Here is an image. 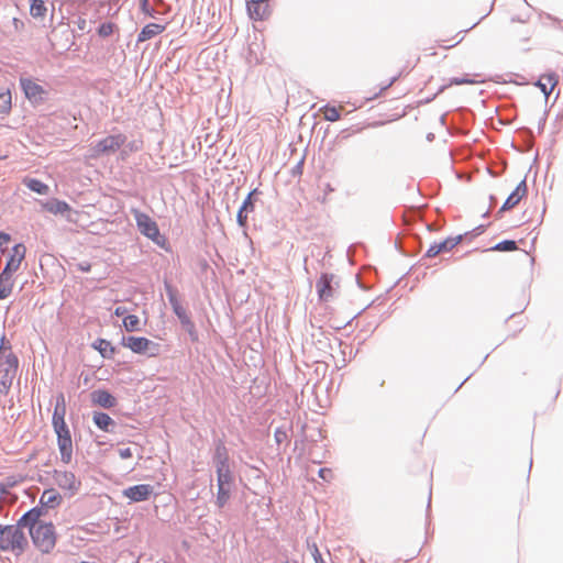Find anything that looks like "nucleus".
<instances>
[{
    "instance_id": "1",
    "label": "nucleus",
    "mask_w": 563,
    "mask_h": 563,
    "mask_svg": "<svg viewBox=\"0 0 563 563\" xmlns=\"http://www.w3.org/2000/svg\"><path fill=\"white\" fill-rule=\"evenodd\" d=\"M344 288L340 276L324 272L319 278V314L328 320L330 325L340 329L344 320L335 318V312L343 305Z\"/></svg>"
},
{
    "instance_id": "2",
    "label": "nucleus",
    "mask_w": 563,
    "mask_h": 563,
    "mask_svg": "<svg viewBox=\"0 0 563 563\" xmlns=\"http://www.w3.org/2000/svg\"><path fill=\"white\" fill-rule=\"evenodd\" d=\"M65 397L63 394H59L56 398V405L52 417V426L56 434L60 461L64 464H69L73 460L74 445L69 427L65 421Z\"/></svg>"
},
{
    "instance_id": "3",
    "label": "nucleus",
    "mask_w": 563,
    "mask_h": 563,
    "mask_svg": "<svg viewBox=\"0 0 563 563\" xmlns=\"http://www.w3.org/2000/svg\"><path fill=\"white\" fill-rule=\"evenodd\" d=\"M24 526L20 525V519L15 525H0V550L12 552L19 556L29 548V540L23 532Z\"/></svg>"
},
{
    "instance_id": "4",
    "label": "nucleus",
    "mask_w": 563,
    "mask_h": 563,
    "mask_svg": "<svg viewBox=\"0 0 563 563\" xmlns=\"http://www.w3.org/2000/svg\"><path fill=\"white\" fill-rule=\"evenodd\" d=\"M33 545L42 553L49 554L57 542L56 528L53 522L25 525Z\"/></svg>"
},
{
    "instance_id": "5",
    "label": "nucleus",
    "mask_w": 563,
    "mask_h": 563,
    "mask_svg": "<svg viewBox=\"0 0 563 563\" xmlns=\"http://www.w3.org/2000/svg\"><path fill=\"white\" fill-rule=\"evenodd\" d=\"M130 212L133 216L137 230L141 234L150 239L156 245L164 247L166 244V238L161 234L156 221L137 208H131Z\"/></svg>"
},
{
    "instance_id": "6",
    "label": "nucleus",
    "mask_w": 563,
    "mask_h": 563,
    "mask_svg": "<svg viewBox=\"0 0 563 563\" xmlns=\"http://www.w3.org/2000/svg\"><path fill=\"white\" fill-rule=\"evenodd\" d=\"M19 368V358L13 352L3 355L0 361V385L1 391H8Z\"/></svg>"
},
{
    "instance_id": "7",
    "label": "nucleus",
    "mask_w": 563,
    "mask_h": 563,
    "mask_svg": "<svg viewBox=\"0 0 563 563\" xmlns=\"http://www.w3.org/2000/svg\"><path fill=\"white\" fill-rule=\"evenodd\" d=\"M121 344L129 347L133 353L147 354L156 356L158 354L159 344L144 336H122Z\"/></svg>"
},
{
    "instance_id": "8",
    "label": "nucleus",
    "mask_w": 563,
    "mask_h": 563,
    "mask_svg": "<svg viewBox=\"0 0 563 563\" xmlns=\"http://www.w3.org/2000/svg\"><path fill=\"white\" fill-rule=\"evenodd\" d=\"M26 247L23 243L15 244L10 253L4 268L0 273V282H10L12 274L19 269L21 262L24 260Z\"/></svg>"
},
{
    "instance_id": "9",
    "label": "nucleus",
    "mask_w": 563,
    "mask_h": 563,
    "mask_svg": "<svg viewBox=\"0 0 563 563\" xmlns=\"http://www.w3.org/2000/svg\"><path fill=\"white\" fill-rule=\"evenodd\" d=\"M419 56L412 59H402L399 58L395 60L394 68L389 73V78L386 82L380 84V91L388 89L395 81L401 78L405 75H408L418 64Z\"/></svg>"
},
{
    "instance_id": "10",
    "label": "nucleus",
    "mask_w": 563,
    "mask_h": 563,
    "mask_svg": "<svg viewBox=\"0 0 563 563\" xmlns=\"http://www.w3.org/2000/svg\"><path fill=\"white\" fill-rule=\"evenodd\" d=\"M53 479L55 484L60 489L66 490L70 497L76 495L81 487L80 481L69 471L54 470Z\"/></svg>"
},
{
    "instance_id": "11",
    "label": "nucleus",
    "mask_w": 563,
    "mask_h": 563,
    "mask_svg": "<svg viewBox=\"0 0 563 563\" xmlns=\"http://www.w3.org/2000/svg\"><path fill=\"white\" fill-rule=\"evenodd\" d=\"M126 142V136L122 133L108 135L107 137L98 141L92 146L93 156L101 154L114 153Z\"/></svg>"
},
{
    "instance_id": "12",
    "label": "nucleus",
    "mask_w": 563,
    "mask_h": 563,
    "mask_svg": "<svg viewBox=\"0 0 563 563\" xmlns=\"http://www.w3.org/2000/svg\"><path fill=\"white\" fill-rule=\"evenodd\" d=\"M20 87L32 103H42L46 100L47 91L32 78L21 77Z\"/></svg>"
},
{
    "instance_id": "13",
    "label": "nucleus",
    "mask_w": 563,
    "mask_h": 563,
    "mask_svg": "<svg viewBox=\"0 0 563 563\" xmlns=\"http://www.w3.org/2000/svg\"><path fill=\"white\" fill-rule=\"evenodd\" d=\"M314 15V0H296L295 19L298 25L307 26Z\"/></svg>"
},
{
    "instance_id": "14",
    "label": "nucleus",
    "mask_w": 563,
    "mask_h": 563,
    "mask_svg": "<svg viewBox=\"0 0 563 563\" xmlns=\"http://www.w3.org/2000/svg\"><path fill=\"white\" fill-rule=\"evenodd\" d=\"M154 488L148 484H137L126 487L122 490V496L128 498L130 503H141L148 500L153 495Z\"/></svg>"
},
{
    "instance_id": "15",
    "label": "nucleus",
    "mask_w": 563,
    "mask_h": 563,
    "mask_svg": "<svg viewBox=\"0 0 563 563\" xmlns=\"http://www.w3.org/2000/svg\"><path fill=\"white\" fill-rule=\"evenodd\" d=\"M48 514V508L46 506H42L40 503L37 506L29 509L20 517V525H40L46 523L47 521L43 520Z\"/></svg>"
},
{
    "instance_id": "16",
    "label": "nucleus",
    "mask_w": 563,
    "mask_h": 563,
    "mask_svg": "<svg viewBox=\"0 0 563 563\" xmlns=\"http://www.w3.org/2000/svg\"><path fill=\"white\" fill-rule=\"evenodd\" d=\"M250 18L254 21H263L271 14L268 0H252L246 3Z\"/></svg>"
},
{
    "instance_id": "17",
    "label": "nucleus",
    "mask_w": 563,
    "mask_h": 563,
    "mask_svg": "<svg viewBox=\"0 0 563 563\" xmlns=\"http://www.w3.org/2000/svg\"><path fill=\"white\" fill-rule=\"evenodd\" d=\"M468 30L470 29L457 31L455 33L449 32L448 30H441L439 32L437 43L441 48L450 49L462 42L463 33L467 32Z\"/></svg>"
},
{
    "instance_id": "18",
    "label": "nucleus",
    "mask_w": 563,
    "mask_h": 563,
    "mask_svg": "<svg viewBox=\"0 0 563 563\" xmlns=\"http://www.w3.org/2000/svg\"><path fill=\"white\" fill-rule=\"evenodd\" d=\"M91 402L103 409H111L117 406V398L107 389H96L90 394Z\"/></svg>"
},
{
    "instance_id": "19",
    "label": "nucleus",
    "mask_w": 563,
    "mask_h": 563,
    "mask_svg": "<svg viewBox=\"0 0 563 563\" xmlns=\"http://www.w3.org/2000/svg\"><path fill=\"white\" fill-rule=\"evenodd\" d=\"M93 424L107 433H115L118 423L106 412L95 411L92 415Z\"/></svg>"
},
{
    "instance_id": "20",
    "label": "nucleus",
    "mask_w": 563,
    "mask_h": 563,
    "mask_svg": "<svg viewBox=\"0 0 563 563\" xmlns=\"http://www.w3.org/2000/svg\"><path fill=\"white\" fill-rule=\"evenodd\" d=\"M461 240H462V236L459 235V236H455V238H448V239H445V240H443L441 242H438V243H433L427 250L426 255L428 257H434V256L439 255L440 253L449 252L453 247H455L461 242Z\"/></svg>"
},
{
    "instance_id": "21",
    "label": "nucleus",
    "mask_w": 563,
    "mask_h": 563,
    "mask_svg": "<svg viewBox=\"0 0 563 563\" xmlns=\"http://www.w3.org/2000/svg\"><path fill=\"white\" fill-rule=\"evenodd\" d=\"M528 188L525 180L520 181L515 190L508 196L504 202L500 211H506L515 208L527 196Z\"/></svg>"
},
{
    "instance_id": "22",
    "label": "nucleus",
    "mask_w": 563,
    "mask_h": 563,
    "mask_svg": "<svg viewBox=\"0 0 563 563\" xmlns=\"http://www.w3.org/2000/svg\"><path fill=\"white\" fill-rule=\"evenodd\" d=\"M42 208L53 214L66 216L68 219L69 217L67 213L71 211L70 206L66 201L57 198H51L45 202H42Z\"/></svg>"
},
{
    "instance_id": "23",
    "label": "nucleus",
    "mask_w": 563,
    "mask_h": 563,
    "mask_svg": "<svg viewBox=\"0 0 563 563\" xmlns=\"http://www.w3.org/2000/svg\"><path fill=\"white\" fill-rule=\"evenodd\" d=\"M559 84V76L555 73L543 74L537 81V86L541 89L548 98Z\"/></svg>"
},
{
    "instance_id": "24",
    "label": "nucleus",
    "mask_w": 563,
    "mask_h": 563,
    "mask_svg": "<svg viewBox=\"0 0 563 563\" xmlns=\"http://www.w3.org/2000/svg\"><path fill=\"white\" fill-rule=\"evenodd\" d=\"M212 461L216 468L230 465L229 452L222 440L216 443Z\"/></svg>"
},
{
    "instance_id": "25",
    "label": "nucleus",
    "mask_w": 563,
    "mask_h": 563,
    "mask_svg": "<svg viewBox=\"0 0 563 563\" xmlns=\"http://www.w3.org/2000/svg\"><path fill=\"white\" fill-rule=\"evenodd\" d=\"M62 501V495L57 493L54 488L45 489L40 497V504L42 506H46L48 509H55L59 507Z\"/></svg>"
},
{
    "instance_id": "26",
    "label": "nucleus",
    "mask_w": 563,
    "mask_h": 563,
    "mask_svg": "<svg viewBox=\"0 0 563 563\" xmlns=\"http://www.w3.org/2000/svg\"><path fill=\"white\" fill-rule=\"evenodd\" d=\"M91 346L97 350L103 358H113L117 353V347H114L110 341L106 339H97Z\"/></svg>"
},
{
    "instance_id": "27",
    "label": "nucleus",
    "mask_w": 563,
    "mask_h": 563,
    "mask_svg": "<svg viewBox=\"0 0 563 563\" xmlns=\"http://www.w3.org/2000/svg\"><path fill=\"white\" fill-rule=\"evenodd\" d=\"M165 30L164 25L157 23L146 24L137 35V43L145 42L161 34Z\"/></svg>"
},
{
    "instance_id": "28",
    "label": "nucleus",
    "mask_w": 563,
    "mask_h": 563,
    "mask_svg": "<svg viewBox=\"0 0 563 563\" xmlns=\"http://www.w3.org/2000/svg\"><path fill=\"white\" fill-rule=\"evenodd\" d=\"M218 486H231L233 484V474L230 465L216 468Z\"/></svg>"
},
{
    "instance_id": "29",
    "label": "nucleus",
    "mask_w": 563,
    "mask_h": 563,
    "mask_svg": "<svg viewBox=\"0 0 563 563\" xmlns=\"http://www.w3.org/2000/svg\"><path fill=\"white\" fill-rule=\"evenodd\" d=\"M23 184L27 189L38 195H47L49 191V187L37 178L26 177L23 179Z\"/></svg>"
},
{
    "instance_id": "30",
    "label": "nucleus",
    "mask_w": 563,
    "mask_h": 563,
    "mask_svg": "<svg viewBox=\"0 0 563 563\" xmlns=\"http://www.w3.org/2000/svg\"><path fill=\"white\" fill-rule=\"evenodd\" d=\"M179 322H180V325L183 328V330H185L189 338H190V341L191 342H197L199 340V334H198V331L196 329V324L195 322L191 320L189 313L180 319H178Z\"/></svg>"
},
{
    "instance_id": "31",
    "label": "nucleus",
    "mask_w": 563,
    "mask_h": 563,
    "mask_svg": "<svg viewBox=\"0 0 563 563\" xmlns=\"http://www.w3.org/2000/svg\"><path fill=\"white\" fill-rule=\"evenodd\" d=\"M231 497V486H218L216 505L223 508Z\"/></svg>"
},
{
    "instance_id": "32",
    "label": "nucleus",
    "mask_w": 563,
    "mask_h": 563,
    "mask_svg": "<svg viewBox=\"0 0 563 563\" xmlns=\"http://www.w3.org/2000/svg\"><path fill=\"white\" fill-rule=\"evenodd\" d=\"M344 110L342 106L339 107H329L325 106L321 109L324 119L331 122H334L340 119L341 112Z\"/></svg>"
},
{
    "instance_id": "33",
    "label": "nucleus",
    "mask_w": 563,
    "mask_h": 563,
    "mask_svg": "<svg viewBox=\"0 0 563 563\" xmlns=\"http://www.w3.org/2000/svg\"><path fill=\"white\" fill-rule=\"evenodd\" d=\"M123 327L129 332H134L140 330V318L135 314H128L123 319Z\"/></svg>"
},
{
    "instance_id": "34",
    "label": "nucleus",
    "mask_w": 563,
    "mask_h": 563,
    "mask_svg": "<svg viewBox=\"0 0 563 563\" xmlns=\"http://www.w3.org/2000/svg\"><path fill=\"white\" fill-rule=\"evenodd\" d=\"M258 194H261L258 188H255L252 191H250L249 195L246 196V198L244 199V201L242 202L240 208L242 210H246L249 212H253L254 211V207H255L254 196H256Z\"/></svg>"
},
{
    "instance_id": "35",
    "label": "nucleus",
    "mask_w": 563,
    "mask_h": 563,
    "mask_svg": "<svg viewBox=\"0 0 563 563\" xmlns=\"http://www.w3.org/2000/svg\"><path fill=\"white\" fill-rule=\"evenodd\" d=\"M30 12L34 18L44 16L46 7L43 0H32Z\"/></svg>"
},
{
    "instance_id": "36",
    "label": "nucleus",
    "mask_w": 563,
    "mask_h": 563,
    "mask_svg": "<svg viewBox=\"0 0 563 563\" xmlns=\"http://www.w3.org/2000/svg\"><path fill=\"white\" fill-rule=\"evenodd\" d=\"M517 249H518V246H517V243L515 241L506 240V241L499 242L498 244H496L490 250L499 251V252H512V251H516Z\"/></svg>"
},
{
    "instance_id": "37",
    "label": "nucleus",
    "mask_w": 563,
    "mask_h": 563,
    "mask_svg": "<svg viewBox=\"0 0 563 563\" xmlns=\"http://www.w3.org/2000/svg\"><path fill=\"white\" fill-rule=\"evenodd\" d=\"M11 109V93L10 91L0 92V113H8Z\"/></svg>"
},
{
    "instance_id": "38",
    "label": "nucleus",
    "mask_w": 563,
    "mask_h": 563,
    "mask_svg": "<svg viewBox=\"0 0 563 563\" xmlns=\"http://www.w3.org/2000/svg\"><path fill=\"white\" fill-rule=\"evenodd\" d=\"M115 29H117V25L113 22H104L99 25L98 34L101 37H107V36L111 35Z\"/></svg>"
},
{
    "instance_id": "39",
    "label": "nucleus",
    "mask_w": 563,
    "mask_h": 563,
    "mask_svg": "<svg viewBox=\"0 0 563 563\" xmlns=\"http://www.w3.org/2000/svg\"><path fill=\"white\" fill-rule=\"evenodd\" d=\"M164 289L166 291L169 303L178 299L177 289L168 280L164 282Z\"/></svg>"
},
{
    "instance_id": "40",
    "label": "nucleus",
    "mask_w": 563,
    "mask_h": 563,
    "mask_svg": "<svg viewBox=\"0 0 563 563\" xmlns=\"http://www.w3.org/2000/svg\"><path fill=\"white\" fill-rule=\"evenodd\" d=\"M274 438L277 443V445H282L284 442H287L288 440V433L287 430L284 428H277L274 432Z\"/></svg>"
},
{
    "instance_id": "41",
    "label": "nucleus",
    "mask_w": 563,
    "mask_h": 563,
    "mask_svg": "<svg viewBox=\"0 0 563 563\" xmlns=\"http://www.w3.org/2000/svg\"><path fill=\"white\" fill-rule=\"evenodd\" d=\"M170 306H172L173 312L176 314V317L178 319H180V318H183V317L188 314L186 309L181 306L179 299L170 302Z\"/></svg>"
},
{
    "instance_id": "42",
    "label": "nucleus",
    "mask_w": 563,
    "mask_h": 563,
    "mask_svg": "<svg viewBox=\"0 0 563 563\" xmlns=\"http://www.w3.org/2000/svg\"><path fill=\"white\" fill-rule=\"evenodd\" d=\"M249 213H250L249 211L242 210L241 208H239L238 214H236V221L240 227H242V228L246 227Z\"/></svg>"
},
{
    "instance_id": "43",
    "label": "nucleus",
    "mask_w": 563,
    "mask_h": 563,
    "mask_svg": "<svg viewBox=\"0 0 563 563\" xmlns=\"http://www.w3.org/2000/svg\"><path fill=\"white\" fill-rule=\"evenodd\" d=\"M5 282H0V300L8 298L12 292V284L4 285Z\"/></svg>"
},
{
    "instance_id": "44",
    "label": "nucleus",
    "mask_w": 563,
    "mask_h": 563,
    "mask_svg": "<svg viewBox=\"0 0 563 563\" xmlns=\"http://www.w3.org/2000/svg\"><path fill=\"white\" fill-rule=\"evenodd\" d=\"M9 352H12V351H11V344H10V342L7 340V338L3 335V336L0 339V354H1V355H5V354H8Z\"/></svg>"
},
{
    "instance_id": "45",
    "label": "nucleus",
    "mask_w": 563,
    "mask_h": 563,
    "mask_svg": "<svg viewBox=\"0 0 563 563\" xmlns=\"http://www.w3.org/2000/svg\"><path fill=\"white\" fill-rule=\"evenodd\" d=\"M308 549L310 551L311 556L313 558L314 562L317 563V542L312 538L307 539Z\"/></svg>"
},
{
    "instance_id": "46",
    "label": "nucleus",
    "mask_w": 563,
    "mask_h": 563,
    "mask_svg": "<svg viewBox=\"0 0 563 563\" xmlns=\"http://www.w3.org/2000/svg\"><path fill=\"white\" fill-rule=\"evenodd\" d=\"M11 241V235L3 231L0 232V251L3 253L5 251L4 245Z\"/></svg>"
},
{
    "instance_id": "47",
    "label": "nucleus",
    "mask_w": 563,
    "mask_h": 563,
    "mask_svg": "<svg viewBox=\"0 0 563 563\" xmlns=\"http://www.w3.org/2000/svg\"><path fill=\"white\" fill-rule=\"evenodd\" d=\"M319 476L322 477L323 479L330 482L331 479L334 478V474H333V471L330 470V468H320L319 470Z\"/></svg>"
},
{
    "instance_id": "48",
    "label": "nucleus",
    "mask_w": 563,
    "mask_h": 563,
    "mask_svg": "<svg viewBox=\"0 0 563 563\" xmlns=\"http://www.w3.org/2000/svg\"><path fill=\"white\" fill-rule=\"evenodd\" d=\"M141 11L146 14V15H150V16H153V12L154 10L150 7V2L148 0H141Z\"/></svg>"
},
{
    "instance_id": "49",
    "label": "nucleus",
    "mask_w": 563,
    "mask_h": 563,
    "mask_svg": "<svg viewBox=\"0 0 563 563\" xmlns=\"http://www.w3.org/2000/svg\"><path fill=\"white\" fill-rule=\"evenodd\" d=\"M78 271L82 273H89L91 271V264L87 261H82L76 264Z\"/></svg>"
},
{
    "instance_id": "50",
    "label": "nucleus",
    "mask_w": 563,
    "mask_h": 563,
    "mask_svg": "<svg viewBox=\"0 0 563 563\" xmlns=\"http://www.w3.org/2000/svg\"><path fill=\"white\" fill-rule=\"evenodd\" d=\"M303 162L305 159L301 158L292 168H291V174L292 176H297V175H301L302 174V168H303Z\"/></svg>"
},
{
    "instance_id": "51",
    "label": "nucleus",
    "mask_w": 563,
    "mask_h": 563,
    "mask_svg": "<svg viewBox=\"0 0 563 563\" xmlns=\"http://www.w3.org/2000/svg\"><path fill=\"white\" fill-rule=\"evenodd\" d=\"M119 455L121 459L125 460V459L132 457L133 452L130 448H123V449H119Z\"/></svg>"
},
{
    "instance_id": "52",
    "label": "nucleus",
    "mask_w": 563,
    "mask_h": 563,
    "mask_svg": "<svg viewBox=\"0 0 563 563\" xmlns=\"http://www.w3.org/2000/svg\"><path fill=\"white\" fill-rule=\"evenodd\" d=\"M454 85H464V84H474L475 80L468 79V78H454L451 81Z\"/></svg>"
},
{
    "instance_id": "53",
    "label": "nucleus",
    "mask_w": 563,
    "mask_h": 563,
    "mask_svg": "<svg viewBox=\"0 0 563 563\" xmlns=\"http://www.w3.org/2000/svg\"><path fill=\"white\" fill-rule=\"evenodd\" d=\"M126 312H128V309H126V307H124V306H118V307L114 309V311H113L114 316H117V317H122V316H124Z\"/></svg>"
},
{
    "instance_id": "54",
    "label": "nucleus",
    "mask_w": 563,
    "mask_h": 563,
    "mask_svg": "<svg viewBox=\"0 0 563 563\" xmlns=\"http://www.w3.org/2000/svg\"><path fill=\"white\" fill-rule=\"evenodd\" d=\"M305 269L307 272V274H310V266L313 267V258H309L308 256L305 257Z\"/></svg>"
},
{
    "instance_id": "55",
    "label": "nucleus",
    "mask_w": 563,
    "mask_h": 563,
    "mask_svg": "<svg viewBox=\"0 0 563 563\" xmlns=\"http://www.w3.org/2000/svg\"><path fill=\"white\" fill-rule=\"evenodd\" d=\"M426 52H429V53H426V55H428V56L435 55V52L433 51V47H430V48L426 49Z\"/></svg>"
},
{
    "instance_id": "56",
    "label": "nucleus",
    "mask_w": 563,
    "mask_h": 563,
    "mask_svg": "<svg viewBox=\"0 0 563 563\" xmlns=\"http://www.w3.org/2000/svg\"><path fill=\"white\" fill-rule=\"evenodd\" d=\"M311 117H312L314 120H317V112H313V113L311 114Z\"/></svg>"
},
{
    "instance_id": "57",
    "label": "nucleus",
    "mask_w": 563,
    "mask_h": 563,
    "mask_svg": "<svg viewBox=\"0 0 563 563\" xmlns=\"http://www.w3.org/2000/svg\"><path fill=\"white\" fill-rule=\"evenodd\" d=\"M311 388H312V391H314L317 388V383H314Z\"/></svg>"
},
{
    "instance_id": "58",
    "label": "nucleus",
    "mask_w": 563,
    "mask_h": 563,
    "mask_svg": "<svg viewBox=\"0 0 563 563\" xmlns=\"http://www.w3.org/2000/svg\"><path fill=\"white\" fill-rule=\"evenodd\" d=\"M252 53H253V47H252V45H251V46H250V54L252 55Z\"/></svg>"
},
{
    "instance_id": "59",
    "label": "nucleus",
    "mask_w": 563,
    "mask_h": 563,
    "mask_svg": "<svg viewBox=\"0 0 563 563\" xmlns=\"http://www.w3.org/2000/svg\"><path fill=\"white\" fill-rule=\"evenodd\" d=\"M80 563H96V562H88V561H82Z\"/></svg>"
},
{
    "instance_id": "60",
    "label": "nucleus",
    "mask_w": 563,
    "mask_h": 563,
    "mask_svg": "<svg viewBox=\"0 0 563 563\" xmlns=\"http://www.w3.org/2000/svg\"><path fill=\"white\" fill-rule=\"evenodd\" d=\"M2 360H3V355L0 354V361H2Z\"/></svg>"
}]
</instances>
